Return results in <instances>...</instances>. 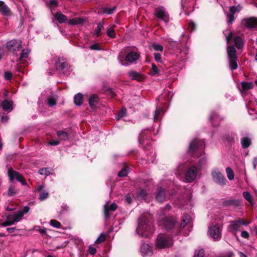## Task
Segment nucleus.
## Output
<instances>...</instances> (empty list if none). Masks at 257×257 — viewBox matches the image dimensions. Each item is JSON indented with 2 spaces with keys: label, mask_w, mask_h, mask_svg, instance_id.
<instances>
[{
  "label": "nucleus",
  "mask_w": 257,
  "mask_h": 257,
  "mask_svg": "<svg viewBox=\"0 0 257 257\" xmlns=\"http://www.w3.org/2000/svg\"><path fill=\"white\" fill-rule=\"evenodd\" d=\"M238 221H239V223H240L241 226V225H244L246 226L250 223V222L246 221L245 220H244L243 219H239V220H238Z\"/></svg>",
  "instance_id": "nucleus-62"
},
{
  "label": "nucleus",
  "mask_w": 257,
  "mask_h": 257,
  "mask_svg": "<svg viewBox=\"0 0 257 257\" xmlns=\"http://www.w3.org/2000/svg\"><path fill=\"white\" fill-rule=\"evenodd\" d=\"M62 210L61 213H63L65 211H67L69 210V207L66 204H63L61 206Z\"/></svg>",
  "instance_id": "nucleus-59"
},
{
  "label": "nucleus",
  "mask_w": 257,
  "mask_h": 257,
  "mask_svg": "<svg viewBox=\"0 0 257 257\" xmlns=\"http://www.w3.org/2000/svg\"><path fill=\"white\" fill-rule=\"evenodd\" d=\"M149 134V131H144L142 132V133L140 135V137L139 138V141L141 144H145V140H148L150 139Z\"/></svg>",
  "instance_id": "nucleus-28"
},
{
  "label": "nucleus",
  "mask_w": 257,
  "mask_h": 257,
  "mask_svg": "<svg viewBox=\"0 0 257 257\" xmlns=\"http://www.w3.org/2000/svg\"><path fill=\"white\" fill-rule=\"evenodd\" d=\"M127 174L128 170L127 168H125L118 172V176L119 177H122L127 176Z\"/></svg>",
  "instance_id": "nucleus-49"
},
{
  "label": "nucleus",
  "mask_w": 257,
  "mask_h": 257,
  "mask_svg": "<svg viewBox=\"0 0 257 257\" xmlns=\"http://www.w3.org/2000/svg\"><path fill=\"white\" fill-rule=\"evenodd\" d=\"M210 236L214 241L218 240L221 236V228L218 225L211 226L209 227Z\"/></svg>",
  "instance_id": "nucleus-11"
},
{
  "label": "nucleus",
  "mask_w": 257,
  "mask_h": 257,
  "mask_svg": "<svg viewBox=\"0 0 257 257\" xmlns=\"http://www.w3.org/2000/svg\"><path fill=\"white\" fill-rule=\"evenodd\" d=\"M234 253L232 251H228L220 257H233Z\"/></svg>",
  "instance_id": "nucleus-55"
},
{
  "label": "nucleus",
  "mask_w": 257,
  "mask_h": 257,
  "mask_svg": "<svg viewBox=\"0 0 257 257\" xmlns=\"http://www.w3.org/2000/svg\"><path fill=\"white\" fill-rule=\"evenodd\" d=\"M105 238H106L105 235L104 234L101 233V234H100V235L99 236V237L96 240L95 243H100L103 242L105 241Z\"/></svg>",
  "instance_id": "nucleus-46"
},
{
  "label": "nucleus",
  "mask_w": 257,
  "mask_h": 257,
  "mask_svg": "<svg viewBox=\"0 0 257 257\" xmlns=\"http://www.w3.org/2000/svg\"><path fill=\"white\" fill-rule=\"evenodd\" d=\"M141 251L144 256L151 255L153 254L152 248L148 244L143 243L141 247Z\"/></svg>",
  "instance_id": "nucleus-20"
},
{
  "label": "nucleus",
  "mask_w": 257,
  "mask_h": 257,
  "mask_svg": "<svg viewBox=\"0 0 257 257\" xmlns=\"http://www.w3.org/2000/svg\"><path fill=\"white\" fill-rule=\"evenodd\" d=\"M18 192L17 190L15 188L14 185H11L10 186L8 192V195L9 196H13L16 194Z\"/></svg>",
  "instance_id": "nucleus-39"
},
{
  "label": "nucleus",
  "mask_w": 257,
  "mask_h": 257,
  "mask_svg": "<svg viewBox=\"0 0 257 257\" xmlns=\"http://www.w3.org/2000/svg\"><path fill=\"white\" fill-rule=\"evenodd\" d=\"M104 23L103 22H100L98 24L97 28L95 32V35L96 37L101 35V30L103 29Z\"/></svg>",
  "instance_id": "nucleus-36"
},
{
  "label": "nucleus",
  "mask_w": 257,
  "mask_h": 257,
  "mask_svg": "<svg viewBox=\"0 0 257 257\" xmlns=\"http://www.w3.org/2000/svg\"><path fill=\"white\" fill-rule=\"evenodd\" d=\"M154 231L152 216L150 214H143L138 220V226L136 231L143 237H148Z\"/></svg>",
  "instance_id": "nucleus-1"
},
{
  "label": "nucleus",
  "mask_w": 257,
  "mask_h": 257,
  "mask_svg": "<svg viewBox=\"0 0 257 257\" xmlns=\"http://www.w3.org/2000/svg\"><path fill=\"white\" fill-rule=\"evenodd\" d=\"M190 217L188 214H185L182 219V222L179 224V229L184 227L190 221Z\"/></svg>",
  "instance_id": "nucleus-35"
},
{
  "label": "nucleus",
  "mask_w": 257,
  "mask_h": 257,
  "mask_svg": "<svg viewBox=\"0 0 257 257\" xmlns=\"http://www.w3.org/2000/svg\"><path fill=\"white\" fill-rule=\"evenodd\" d=\"M49 4L50 6H54V7H57L58 5V3L55 0H50L49 1Z\"/></svg>",
  "instance_id": "nucleus-63"
},
{
  "label": "nucleus",
  "mask_w": 257,
  "mask_h": 257,
  "mask_svg": "<svg viewBox=\"0 0 257 257\" xmlns=\"http://www.w3.org/2000/svg\"><path fill=\"white\" fill-rule=\"evenodd\" d=\"M239 200L229 199L223 202L222 205L224 207L233 206L236 207L240 205Z\"/></svg>",
  "instance_id": "nucleus-24"
},
{
  "label": "nucleus",
  "mask_w": 257,
  "mask_h": 257,
  "mask_svg": "<svg viewBox=\"0 0 257 257\" xmlns=\"http://www.w3.org/2000/svg\"><path fill=\"white\" fill-rule=\"evenodd\" d=\"M98 97L96 95L91 96L89 99V104L92 108H94L98 102Z\"/></svg>",
  "instance_id": "nucleus-30"
},
{
  "label": "nucleus",
  "mask_w": 257,
  "mask_h": 257,
  "mask_svg": "<svg viewBox=\"0 0 257 257\" xmlns=\"http://www.w3.org/2000/svg\"><path fill=\"white\" fill-rule=\"evenodd\" d=\"M50 224L56 228H60L61 227V223L55 219H51L50 222Z\"/></svg>",
  "instance_id": "nucleus-40"
},
{
  "label": "nucleus",
  "mask_w": 257,
  "mask_h": 257,
  "mask_svg": "<svg viewBox=\"0 0 257 257\" xmlns=\"http://www.w3.org/2000/svg\"><path fill=\"white\" fill-rule=\"evenodd\" d=\"M197 168L194 166H191L186 173L185 179L187 182H192L196 177L197 175Z\"/></svg>",
  "instance_id": "nucleus-16"
},
{
  "label": "nucleus",
  "mask_w": 257,
  "mask_h": 257,
  "mask_svg": "<svg viewBox=\"0 0 257 257\" xmlns=\"http://www.w3.org/2000/svg\"><path fill=\"white\" fill-rule=\"evenodd\" d=\"M128 75L132 80H137V81H141L143 79V77L141 75L136 71L129 72Z\"/></svg>",
  "instance_id": "nucleus-32"
},
{
  "label": "nucleus",
  "mask_w": 257,
  "mask_h": 257,
  "mask_svg": "<svg viewBox=\"0 0 257 257\" xmlns=\"http://www.w3.org/2000/svg\"><path fill=\"white\" fill-rule=\"evenodd\" d=\"M162 111V109L160 108H158L156 109L155 114H154V120H157L158 119L159 115L160 114L161 112Z\"/></svg>",
  "instance_id": "nucleus-53"
},
{
  "label": "nucleus",
  "mask_w": 257,
  "mask_h": 257,
  "mask_svg": "<svg viewBox=\"0 0 257 257\" xmlns=\"http://www.w3.org/2000/svg\"><path fill=\"white\" fill-rule=\"evenodd\" d=\"M23 218V213L17 211L13 214L7 215L5 220L1 223V225L3 227L12 225L15 223L20 221Z\"/></svg>",
  "instance_id": "nucleus-4"
},
{
  "label": "nucleus",
  "mask_w": 257,
  "mask_h": 257,
  "mask_svg": "<svg viewBox=\"0 0 257 257\" xmlns=\"http://www.w3.org/2000/svg\"><path fill=\"white\" fill-rule=\"evenodd\" d=\"M226 50L229 62V68L232 71H233L237 68L236 51L233 46H227Z\"/></svg>",
  "instance_id": "nucleus-5"
},
{
  "label": "nucleus",
  "mask_w": 257,
  "mask_h": 257,
  "mask_svg": "<svg viewBox=\"0 0 257 257\" xmlns=\"http://www.w3.org/2000/svg\"><path fill=\"white\" fill-rule=\"evenodd\" d=\"M30 50L28 49H24L21 53L20 58L17 60L19 63H25L26 59L28 58Z\"/></svg>",
  "instance_id": "nucleus-23"
},
{
  "label": "nucleus",
  "mask_w": 257,
  "mask_h": 257,
  "mask_svg": "<svg viewBox=\"0 0 257 257\" xmlns=\"http://www.w3.org/2000/svg\"><path fill=\"white\" fill-rule=\"evenodd\" d=\"M39 173L41 175H44L46 176H48L50 174V172L48 168H42V169H40L39 170Z\"/></svg>",
  "instance_id": "nucleus-47"
},
{
  "label": "nucleus",
  "mask_w": 257,
  "mask_h": 257,
  "mask_svg": "<svg viewBox=\"0 0 257 257\" xmlns=\"http://www.w3.org/2000/svg\"><path fill=\"white\" fill-rule=\"evenodd\" d=\"M85 21V20L82 18H75L72 19L68 20V23L70 25H77L79 24H82Z\"/></svg>",
  "instance_id": "nucleus-29"
},
{
  "label": "nucleus",
  "mask_w": 257,
  "mask_h": 257,
  "mask_svg": "<svg viewBox=\"0 0 257 257\" xmlns=\"http://www.w3.org/2000/svg\"><path fill=\"white\" fill-rule=\"evenodd\" d=\"M53 16L60 24L68 22L67 17L61 12H57L55 14H53Z\"/></svg>",
  "instance_id": "nucleus-22"
},
{
  "label": "nucleus",
  "mask_w": 257,
  "mask_h": 257,
  "mask_svg": "<svg viewBox=\"0 0 257 257\" xmlns=\"http://www.w3.org/2000/svg\"><path fill=\"white\" fill-rule=\"evenodd\" d=\"M56 68L57 69L61 71L65 75H68L71 71L70 65L66 62H61L58 61L56 63Z\"/></svg>",
  "instance_id": "nucleus-14"
},
{
  "label": "nucleus",
  "mask_w": 257,
  "mask_h": 257,
  "mask_svg": "<svg viewBox=\"0 0 257 257\" xmlns=\"http://www.w3.org/2000/svg\"><path fill=\"white\" fill-rule=\"evenodd\" d=\"M226 172L228 179L230 180H233L234 177V172L230 167L226 168Z\"/></svg>",
  "instance_id": "nucleus-38"
},
{
  "label": "nucleus",
  "mask_w": 257,
  "mask_h": 257,
  "mask_svg": "<svg viewBox=\"0 0 257 257\" xmlns=\"http://www.w3.org/2000/svg\"><path fill=\"white\" fill-rule=\"evenodd\" d=\"M0 13L6 16H8L11 14L10 9L2 1H0Z\"/></svg>",
  "instance_id": "nucleus-27"
},
{
  "label": "nucleus",
  "mask_w": 257,
  "mask_h": 257,
  "mask_svg": "<svg viewBox=\"0 0 257 257\" xmlns=\"http://www.w3.org/2000/svg\"><path fill=\"white\" fill-rule=\"evenodd\" d=\"M173 244L172 238L163 234H159L156 241V245L159 248L169 247Z\"/></svg>",
  "instance_id": "nucleus-7"
},
{
  "label": "nucleus",
  "mask_w": 257,
  "mask_h": 257,
  "mask_svg": "<svg viewBox=\"0 0 257 257\" xmlns=\"http://www.w3.org/2000/svg\"><path fill=\"white\" fill-rule=\"evenodd\" d=\"M158 222L160 225L163 226L167 230L174 229L176 230V234L179 233V224L173 217L167 216L164 213L159 214Z\"/></svg>",
  "instance_id": "nucleus-2"
},
{
  "label": "nucleus",
  "mask_w": 257,
  "mask_h": 257,
  "mask_svg": "<svg viewBox=\"0 0 257 257\" xmlns=\"http://www.w3.org/2000/svg\"><path fill=\"white\" fill-rule=\"evenodd\" d=\"M49 196V194L48 192L44 191L41 192L40 194V196L39 197V199L41 201H43L44 199H46Z\"/></svg>",
  "instance_id": "nucleus-48"
},
{
  "label": "nucleus",
  "mask_w": 257,
  "mask_h": 257,
  "mask_svg": "<svg viewBox=\"0 0 257 257\" xmlns=\"http://www.w3.org/2000/svg\"><path fill=\"white\" fill-rule=\"evenodd\" d=\"M125 110H126L125 109H122V111L118 113L117 118V119L121 117H122L123 116H124L125 115Z\"/></svg>",
  "instance_id": "nucleus-64"
},
{
  "label": "nucleus",
  "mask_w": 257,
  "mask_h": 257,
  "mask_svg": "<svg viewBox=\"0 0 257 257\" xmlns=\"http://www.w3.org/2000/svg\"><path fill=\"white\" fill-rule=\"evenodd\" d=\"M253 84L252 82H242L241 83L240 90L245 92L247 90L252 88Z\"/></svg>",
  "instance_id": "nucleus-31"
},
{
  "label": "nucleus",
  "mask_w": 257,
  "mask_h": 257,
  "mask_svg": "<svg viewBox=\"0 0 257 257\" xmlns=\"http://www.w3.org/2000/svg\"><path fill=\"white\" fill-rule=\"evenodd\" d=\"M107 34L108 36L111 38H115V35L114 34V30L113 27L109 28L107 31Z\"/></svg>",
  "instance_id": "nucleus-44"
},
{
  "label": "nucleus",
  "mask_w": 257,
  "mask_h": 257,
  "mask_svg": "<svg viewBox=\"0 0 257 257\" xmlns=\"http://www.w3.org/2000/svg\"><path fill=\"white\" fill-rule=\"evenodd\" d=\"M140 57L139 54L137 53L131 51L125 56V61L132 63L136 62Z\"/></svg>",
  "instance_id": "nucleus-19"
},
{
  "label": "nucleus",
  "mask_w": 257,
  "mask_h": 257,
  "mask_svg": "<svg viewBox=\"0 0 257 257\" xmlns=\"http://www.w3.org/2000/svg\"><path fill=\"white\" fill-rule=\"evenodd\" d=\"M4 77L7 80H10L12 78V74L10 72H6L4 73Z\"/></svg>",
  "instance_id": "nucleus-57"
},
{
  "label": "nucleus",
  "mask_w": 257,
  "mask_h": 257,
  "mask_svg": "<svg viewBox=\"0 0 257 257\" xmlns=\"http://www.w3.org/2000/svg\"><path fill=\"white\" fill-rule=\"evenodd\" d=\"M159 73L158 69L157 66L153 63L152 64V68L151 70V73L152 75H155Z\"/></svg>",
  "instance_id": "nucleus-45"
},
{
  "label": "nucleus",
  "mask_w": 257,
  "mask_h": 257,
  "mask_svg": "<svg viewBox=\"0 0 257 257\" xmlns=\"http://www.w3.org/2000/svg\"><path fill=\"white\" fill-rule=\"evenodd\" d=\"M241 9V7L238 5L236 6H231L229 8V12L226 13V22L228 25H232L236 17L235 14L240 12Z\"/></svg>",
  "instance_id": "nucleus-8"
},
{
  "label": "nucleus",
  "mask_w": 257,
  "mask_h": 257,
  "mask_svg": "<svg viewBox=\"0 0 257 257\" xmlns=\"http://www.w3.org/2000/svg\"><path fill=\"white\" fill-rule=\"evenodd\" d=\"M204 143L203 141L195 139L192 141L189 146V153L195 157L201 156L203 153Z\"/></svg>",
  "instance_id": "nucleus-3"
},
{
  "label": "nucleus",
  "mask_w": 257,
  "mask_h": 257,
  "mask_svg": "<svg viewBox=\"0 0 257 257\" xmlns=\"http://www.w3.org/2000/svg\"><path fill=\"white\" fill-rule=\"evenodd\" d=\"M147 191L145 189H141L138 193V196L141 198H145L147 196Z\"/></svg>",
  "instance_id": "nucleus-51"
},
{
  "label": "nucleus",
  "mask_w": 257,
  "mask_h": 257,
  "mask_svg": "<svg viewBox=\"0 0 257 257\" xmlns=\"http://www.w3.org/2000/svg\"><path fill=\"white\" fill-rule=\"evenodd\" d=\"M49 106L52 107L56 104L57 99L53 96L50 97L47 100Z\"/></svg>",
  "instance_id": "nucleus-41"
},
{
  "label": "nucleus",
  "mask_w": 257,
  "mask_h": 257,
  "mask_svg": "<svg viewBox=\"0 0 257 257\" xmlns=\"http://www.w3.org/2000/svg\"><path fill=\"white\" fill-rule=\"evenodd\" d=\"M212 176L213 181L216 183L221 186L225 185L226 180L220 172L217 170L212 171Z\"/></svg>",
  "instance_id": "nucleus-13"
},
{
  "label": "nucleus",
  "mask_w": 257,
  "mask_h": 257,
  "mask_svg": "<svg viewBox=\"0 0 257 257\" xmlns=\"http://www.w3.org/2000/svg\"><path fill=\"white\" fill-rule=\"evenodd\" d=\"M127 51V48H125L121 50L118 55V60L119 63L123 66H126L127 65V63L124 62V60L125 61V53Z\"/></svg>",
  "instance_id": "nucleus-25"
},
{
  "label": "nucleus",
  "mask_w": 257,
  "mask_h": 257,
  "mask_svg": "<svg viewBox=\"0 0 257 257\" xmlns=\"http://www.w3.org/2000/svg\"><path fill=\"white\" fill-rule=\"evenodd\" d=\"M8 175L10 178V180L11 181H13L14 179H16L18 181L21 182L23 185L26 184V182L24 180L23 176L19 172L13 170L12 168L9 169Z\"/></svg>",
  "instance_id": "nucleus-12"
},
{
  "label": "nucleus",
  "mask_w": 257,
  "mask_h": 257,
  "mask_svg": "<svg viewBox=\"0 0 257 257\" xmlns=\"http://www.w3.org/2000/svg\"><path fill=\"white\" fill-rule=\"evenodd\" d=\"M115 7H114L112 8H104L103 9V12L104 13L110 15L113 13L114 10H115Z\"/></svg>",
  "instance_id": "nucleus-43"
},
{
  "label": "nucleus",
  "mask_w": 257,
  "mask_h": 257,
  "mask_svg": "<svg viewBox=\"0 0 257 257\" xmlns=\"http://www.w3.org/2000/svg\"><path fill=\"white\" fill-rule=\"evenodd\" d=\"M89 252L91 254H94L96 252V249L92 246H90L89 248Z\"/></svg>",
  "instance_id": "nucleus-60"
},
{
  "label": "nucleus",
  "mask_w": 257,
  "mask_h": 257,
  "mask_svg": "<svg viewBox=\"0 0 257 257\" xmlns=\"http://www.w3.org/2000/svg\"><path fill=\"white\" fill-rule=\"evenodd\" d=\"M251 144V140L248 137H243L241 140V144L243 149L248 148Z\"/></svg>",
  "instance_id": "nucleus-33"
},
{
  "label": "nucleus",
  "mask_w": 257,
  "mask_h": 257,
  "mask_svg": "<svg viewBox=\"0 0 257 257\" xmlns=\"http://www.w3.org/2000/svg\"><path fill=\"white\" fill-rule=\"evenodd\" d=\"M155 15L165 23L169 21V15L165 8L162 6L155 9Z\"/></svg>",
  "instance_id": "nucleus-9"
},
{
  "label": "nucleus",
  "mask_w": 257,
  "mask_h": 257,
  "mask_svg": "<svg viewBox=\"0 0 257 257\" xmlns=\"http://www.w3.org/2000/svg\"><path fill=\"white\" fill-rule=\"evenodd\" d=\"M170 209H171L170 205L169 204H167L163 209H161L159 211V212L158 213V215L159 216V214H161L162 213H164L165 214H166L165 211L166 210H169Z\"/></svg>",
  "instance_id": "nucleus-54"
},
{
  "label": "nucleus",
  "mask_w": 257,
  "mask_h": 257,
  "mask_svg": "<svg viewBox=\"0 0 257 257\" xmlns=\"http://www.w3.org/2000/svg\"><path fill=\"white\" fill-rule=\"evenodd\" d=\"M21 41L16 39L10 40L7 43V48L9 51L17 54V51L22 47Z\"/></svg>",
  "instance_id": "nucleus-10"
},
{
  "label": "nucleus",
  "mask_w": 257,
  "mask_h": 257,
  "mask_svg": "<svg viewBox=\"0 0 257 257\" xmlns=\"http://www.w3.org/2000/svg\"><path fill=\"white\" fill-rule=\"evenodd\" d=\"M117 205L115 203H112L110 206H109L108 203H106L104 206V216L105 218H108L110 216L109 212L114 211L117 209Z\"/></svg>",
  "instance_id": "nucleus-17"
},
{
  "label": "nucleus",
  "mask_w": 257,
  "mask_h": 257,
  "mask_svg": "<svg viewBox=\"0 0 257 257\" xmlns=\"http://www.w3.org/2000/svg\"><path fill=\"white\" fill-rule=\"evenodd\" d=\"M154 57L155 60L158 62H161L162 61V57L161 54L159 53H154Z\"/></svg>",
  "instance_id": "nucleus-56"
},
{
  "label": "nucleus",
  "mask_w": 257,
  "mask_h": 257,
  "mask_svg": "<svg viewBox=\"0 0 257 257\" xmlns=\"http://www.w3.org/2000/svg\"><path fill=\"white\" fill-rule=\"evenodd\" d=\"M243 197L247 200L250 203L252 204V196L248 192H243Z\"/></svg>",
  "instance_id": "nucleus-42"
},
{
  "label": "nucleus",
  "mask_w": 257,
  "mask_h": 257,
  "mask_svg": "<svg viewBox=\"0 0 257 257\" xmlns=\"http://www.w3.org/2000/svg\"><path fill=\"white\" fill-rule=\"evenodd\" d=\"M2 107L4 110L10 112L13 108V102L7 99H5L2 103Z\"/></svg>",
  "instance_id": "nucleus-26"
},
{
  "label": "nucleus",
  "mask_w": 257,
  "mask_h": 257,
  "mask_svg": "<svg viewBox=\"0 0 257 257\" xmlns=\"http://www.w3.org/2000/svg\"><path fill=\"white\" fill-rule=\"evenodd\" d=\"M29 210H30V208L29 207L25 206L23 208V210H19V211H18V212H21L22 213H23V215H24V214L27 213L29 212Z\"/></svg>",
  "instance_id": "nucleus-61"
},
{
  "label": "nucleus",
  "mask_w": 257,
  "mask_h": 257,
  "mask_svg": "<svg viewBox=\"0 0 257 257\" xmlns=\"http://www.w3.org/2000/svg\"><path fill=\"white\" fill-rule=\"evenodd\" d=\"M241 24L248 29L255 28L257 27V19L253 17L243 19Z\"/></svg>",
  "instance_id": "nucleus-15"
},
{
  "label": "nucleus",
  "mask_w": 257,
  "mask_h": 257,
  "mask_svg": "<svg viewBox=\"0 0 257 257\" xmlns=\"http://www.w3.org/2000/svg\"><path fill=\"white\" fill-rule=\"evenodd\" d=\"M197 255V257H204V252L203 249H199L195 251V255Z\"/></svg>",
  "instance_id": "nucleus-52"
},
{
  "label": "nucleus",
  "mask_w": 257,
  "mask_h": 257,
  "mask_svg": "<svg viewBox=\"0 0 257 257\" xmlns=\"http://www.w3.org/2000/svg\"><path fill=\"white\" fill-rule=\"evenodd\" d=\"M74 101L76 105H81L83 102V95L81 93L75 95L74 98Z\"/></svg>",
  "instance_id": "nucleus-34"
},
{
  "label": "nucleus",
  "mask_w": 257,
  "mask_h": 257,
  "mask_svg": "<svg viewBox=\"0 0 257 257\" xmlns=\"http://www.w3.org/2000/svg\"><path fill=\"white\" fill-rule=\"evenodd\" d=\"M240 228V223H239L238 220L231 221L228 227L229 231L232 232H235L239 231Z\"/></svg>",
  "instance_id": "nucleus-21"
},
{
  "label": "nucleus",
  "mask_w": 257,
  "mask_h": 257,
  "mask_svg": "<svg viewBox=\"0 0 257 257\" xmlns=\"http://www.w3.org/2000/svg\"><path fill=\"white\" fill-rule=\"evenodd\" d=\"M57 136L62 140H66L68 139V134L63 131H58Z\"/></svg>",
  "instance_id": "nucleus-37"
},
{
  "label": "nucleus",
  "mask_w": 257,
  "mask_h": 257,
  "mask_svg": "<svg viewBox=\"0 0 257 257\" xmlns=\"http://www.w3.org/2000/svg\"><path fill=\"white\" fill-rule=\"evenodd\" d=\"M152 47L156 51L162 52L163 50V46L160 44H152Z\"/></svg>",
  "instance_id": "nucleus-50"
},
{
  "label": "nucleus",
  "mask_w": 257,
  "mask_h": 257,
  "mask_svg": "<svg viewBox=\"0 0 257 257\" xmlns=\"http://www.w3.org/2000/svg\"><path fill=\"white\" fill-rule=\"evenodd\" d=\"M155 198L158 202H162L164 201L166 198L165 190L162 187L159 188L156 193Z\"/></svg>",
  "instance_id": "nucleus-18"
},
{
  "label": "nucleus",
  "mask_w": 257,
  "mask_h": 257,
  "mask_svg": "<svg viewBox=\"0 0 257 257\" xmlns=\"http://www.w3.org/2000/svg\"><path fill=\"white\" fill-rule=\"evenodd\" d=\"M241 236L244 238H248L249 235L247 231H242L241 233Z\"/></svg>",
  "instance_id": "nucleus-58"
},
{
  "label": "nucleus",
  "mask_w": 257,
  "mask_h": 257,
  "mask_svg": "<svg viewBox=\"0 0 257 257\" xmlns=\"http://www.w3.org/2000/svg\"><path fill=\"white\" fill-rule=\"evenodd\" d=\"M225 37V39L227 44H229L232 38L234 40V43L235 47L238 49H241L243 46V42L240 36H236L233 37V33L230 30H226L223 32Z\"/></svg>",
  "instance_id": "nucleus-6"
}]
</instances>
